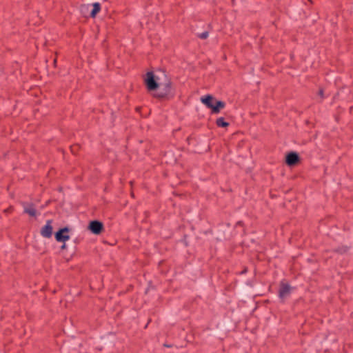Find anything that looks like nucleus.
<instances>
[{"mask_svg": "<svg viewBox=\"0 0 353 353\" xmlns=\"http://www.w3.org/2000/svg\"><path fill=\"white\" fill-rule=\"evenodd\" d=\"M157 90V92L154 95L156 97L163 98L172 95V85L170 81H168L163 83H159Z\"/></svg>", "mask_w": 353, "mask_h": 353, "instance_id": "f257e3e1", "label": "nucleus"}, {"mask_svg": "<svg viewBox=\"0 0 353 353\" xmlns=\"http://www.w3.org/2000/svg\"><path fill=\"white\" fill-rule=\"evenodd\" d=\"M145 83L147 89L149 91H153L157 89L159 83L154 79V75L152 72H148L145 79Z\"/></svg>", "mask_w": 353, "mask_h": 353, "instance_id": "f03ea898", "label": "nucleus"}, {"mask_svg": "<svg viewBox=\"0 0 353 353\" xmlns=\"http://www.w3.org/2000/svg\"><path fill=\"white\" fill-rule=\"evenodd\" d=\"M292 292L291 286L288 283H281L279 290V297L284 300L289 297Z\"/></svg>", "mask_w": 353, "mask_h": 353, "instance_id": "7ed1b4c3", "label": "nucleus"}, {"mask_svg": "<svg viewBox=\"0 0 353 353\" xmlns=\"http://www.w3.org/2000/svg\"><path fill=\"white\" fill-rule=\"evenodd\" d=\"M216 101L212 95L207 94L201 98V101L208 108L211 109L212 114H213V107Z\"/></svg>", "mask_w": 353, "mask_h": 353, "instance_id": "20e7f679", "label": "nucleus"}, {"mask_svg": "<svg viewBox=\"0 0 353 353\" xmlns=\"http://www.w3.org/2000/svg\"><path fill=\"white\" fill-rule=\"evenodd\" d=\"M52 221L51 220H48L46 221V224L41 228V234L42 236L45 238H50L52 234Z\"/></svg>", "mask_w": 353, "mask_h": 353, "instance_id": "39448f33", "label": "nucleus"}, {"mask_svg": "<svg viewBox=\"0 0 353 353\" xmlns=\"http://www.w3.org/2000/svg\"><path fill=\"white\" fill-rule=\"evenodd\" d=\"M68 228H63L59 230L55 234V239L59 242H65L70 239V236L68 234Z\"/></svg>", "mask_w": 353, "mask_h": 353, "instance_id": "423d86ee", "label": "nucleus"}, {"mask_svg": "<svg viewBox=\"0 0 353 353\" xmlns=\"http://www.w3.org/2000/svg\"><path fill=\"white\" fill-rule=\"evenodd\" d=\"M103 228V224L98 221H92L89 225V229L94 234H99Z\"/></svg>", "mask_w": 353, "mask_h": 353, "instance_id": "0eeeda50", "label": "nucleus"}, {"mask_svg": "<svg viewBox=\"0 0 353 353\" xmlns=\"http://www.w3.org/2000/svg\"><path fill=\"white\" fill-rule=\"evenodd\" d=\"M299 160V155L296 152H291L286 156V163L289 166L294 165Z\"/></svg>", "mask_w": 353, "mask_h": 353, "instance_id": "6e6552de", "label": "nucleus"}, {"mask_svg": "<svg viewBox=\"0 0 353 353\" xmlns=\"http://www.w3.org/2000/svg\"><path fill=\"white\" fill-rule=\"evenodd\" d=\"M23 206L25 213L28 214L30 216H36L37 210L33 204L23 203Z\"/></svg>", "mask_w": 353, "mask_h": 353, "instance_id": "1a4fd4ad", "label": "nucleus"}, {"mask_svg": "<svg viewBox=\"0 0 353 353\" xmlns=\"http://www.w3.org/2000/svg\"><path fill=\"white\" fill-rule=\"evenodd\" d=\"M225 103L221 101H215L214 107H213V114H218L221 109L225 108Z\"/></svg>", "mask_w": 353, "mask_h": 353, "instance_id": "9d476101", "label": "nucleus"}, {"mask_svg": "<svg viewBox=\"0 0 353 353\" xmlns=\"http://www.w3.org/2000/svg\"><path fill=\"white\" fill-rule=\"evenodd\" d=\"M101 5L99 3L96 2L92 4V9L90 12V16L94 17L96 14L100 11Z\"/></svg>", "mask_w": 353, "mask_h": 353, "instance_id": "9b49d317", "label": "nucleus"}, {"mask_svg": "<svg viewBox=\"0 0 353 353\" xmlns=\"http://www.w3.org/2000/svg\"><path fill=\"white\" fill-rule=\"evenodd\" d=\"M216 123L219 127H227L229 125V123L226 122L223 117L218 118Z\"/></svg>", "mask_w": 353, "mask_h": 353, "instance_id": "f8f14e48", "label": "nucleus"}, {"mask_svg": "<svg viewBox=\"0 0 353 353\" xmlns=\"http://www.w3.org/2000/svg\"><path fill=\"white\" fill-rule=\"evenodd\" d=\"M209 33L208 31H204L201 33H197V37L201 39H205L208 37Z\"/></svg>", "mask_w": 353, "mask_h": 353, "instance_id": "ddd939ff", "label": "nucleus"}, {"mask_svg": "<svg viewBox=\"0 0 353 353\" xmlns=\"http://www.w3.org/2000/svg\"><path fill=\"white\" fill-rule=\"evenodd\" d=\"M65 244H63V245L61 246V248H65Z\"/></svg>", "mask_w": 353, "mask_h": 353, "instance_id": "4468645a", "label": "nucleus"}]
</instances>
